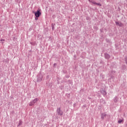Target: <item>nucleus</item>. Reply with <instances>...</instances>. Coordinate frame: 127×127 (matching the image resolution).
<instances>
[{
	"label": "nucleus",
	"mask_w": 127,
	"mask_h": 127,
	"mask_svg": "<svg viewBox=\"0 0 127 127\" xmlns=\"http://www.w3.org/2000/svg\"><path fill=\"white\" fill-rule=\"evenodd\" d=\"M35 19H36V20H37V19H38V17H36Z\"/></svg>",
	"instance_id": "9b49d317"
},
{
	"label": "nucleus",
	"mask_w": 127,
	"mask_h": 127,
	"mask_svg": "<svg viewBox=\"0 0 127 127\" xmlns=\"http://www.w3.org/2000/svg\"><path fill=\"white\" fill-rule=\"evenodd\" d=\"M34 103L33 102V101H31V102H30L29 103V106H33V105H34Z\"/></svg>",
	"instance_id": "0eeeda50"
},
{
	"label": "nucleus",
	"mask_w": 127,
	"mask_h": 127,
	"mask_svg": "<svg viewBox=\"0 0 127 127\" xmlns=\"http://www.w3.org/2000/svg\"><path fill=\"white\" fill-rule=\"evenodd\" d=\"M94 3V4H97V5H100V6L102 5V4H100L99 3Z\"/></svg>",
	"instance_id": "1a4fd4ad"
},
{
	"label": "nucleus",
	"mask_w": 127,
	"mask_h": 127,
	"mask_svg": "<svg viewBox=\"0 0 127 127\" xmlns=\"http://www.w3.org/2000/svg\"><path fill=\"white\" fill-rule=\"evenodd\" d=\"M104 93L106 94V92L105 91H104Z\"/></svg>",
	"instance_id": "ddd939ff"
},
{
	"label": "nucleus",
	"mask_w": 127,
	"mask_h": 127,
	"mask_svg": "<svg viewBox=\"0 0 127 127\" xmlns=\"http://www.w3.org/2000/svg\"><path fill=\"white\" fill-rule=\"evenodd\" d=\"M124 121V119H120L118 120L119 124H122L123 123V121Z\"/></svg>",
	"instance_id": "39448f33"
},
{
	"label": "nucleus",
	"mask_w": 127,
	"mask_h": 127,
	"mask_svg": "<svg viewBox=\"0 0 127 127\" xmlns=\"http://www.w3.org/2000/svg\"><path fill=\"white\" fill-rule=\"evenodd\" d=\"M57 113L60 116H62L63 115V112H62L60 108H58L57 109Z\"/></svg>",
	"instance_id": "f03ea898"
},
{
	"label": "nucleus",
	"mask_w": 127,
	"mask_h": 127,
	"mask_svg": "<svg viewBox=\"0 0 127 127\" xmlns=\"http://www.w3.org/2000/svg\"><path fill=\"white\" fill-rule=\"evenodd\" d=\"M35 15L36 17H39L41 15V12L40 10H38L37 12H35Z\"/></svg>",
	"instance_id": "f257e3e1"
},
{
	"label": "nucleus",
	"mask_w": 127,
	"mask_h": 127,
	"mask_svg": "<svg viewBox=\"0 0 127 127\" xmlns=\"http://www.w3.org/2000/svg\"><path fill=\"white\" fill-rule=\"evenodd\" d=\"M39 99L38 98H35V99L33 100V102L34 104H35V103H36V102H38V101H39Z\"/></svg>",
	"instance_id": "20e7f679"
},
{
	"label": "nucleus",
	"mask_w": 127,
	"mask_h": 127,
	"mask_svg": "<svg viewBox=\"0 0 127 127\" xmlns=\"http://www.w3.org/2000/svg\"><path fill=\"white\" fill-rule=\"evenodd\" d=\"M106 117H107V115H106V114H103L101 115V119H104Z\"/></svg>",
	"instance_id": "7ed1b4c3"
},
{
	"label": "nucleus",
	"mask_w": 127,
	"mask_h": 127,
	"mask_svg": "<svg viewBox=\"0 0 127 127\" xmlns=\"http://www.w3.org/2000/svg\"><path fill=\"white\" fill-rule=\"evenodd\" d=\"M105 58H106V59H109V58H110V55L105 54Z\"/></svg>",
	"instance_id": "423d86ee"
},
{
	"label": "nucleus",
	"mask_w": 127,
	"mask_h": 127,
	"mask_svg": "<svg viewBox=\"0 0 127 127\" xmlns=\"http://www.w3.org/2000/svg\"><path fill=\"white\" fill-rule=\"evenodd\" d=\"M4 41V40H1V41Z\"/></svg>",
	"instance_id": "f8f14e48"
},
{
	"label": "nucleus",
	"mask_w": 127,
	"mask_h": 127,
	"mask_svg": "<svg viewBox=\"0 0 127 127\" xmlns=\"http://www.w3.org/2000/svg\"><path fill=\"white\" fill-rule=\"evenodd\" d=\"M116 24L117 25H120V23H119V22H116Z\"/></svg>",
	"instance_id": "9d476101"
},
{
	"label": "nucleus",
	"mask_w": 127,
	"mask_h": 127,
	"mask_svg": "<svg viewBox=\"0 0 127 127\" xmlns=\"http://www.w3.org/2000/svg\"><path fill=\"white\" fill-rule=\"evenodd\" d=\"M21 125H22V121L21 120H20L19 122L18 126H21Z\"/></svg>",
	"instance_id": "6e6552de"
}]
</instances>
